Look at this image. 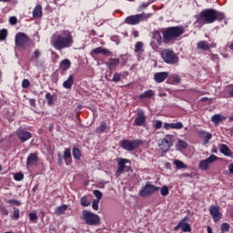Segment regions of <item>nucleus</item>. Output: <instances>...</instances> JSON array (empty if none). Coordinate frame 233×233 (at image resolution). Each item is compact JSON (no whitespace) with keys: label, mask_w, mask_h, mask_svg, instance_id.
Returning <instances> with one entry per match:
<instances>
[{"label":"nucleus","mask_w":233,"mask_h":233,"mask_svg":"<svg viewBox=\"0 0 233 233\" xmlns=\"http://www.w3.org/2000/svg\"><path fill=\"white\" fill-rule=\"evenodd\" d=\"M225 17V13L221 11L204 9L197 15L195 25H198V26L201 28L204 25H212V23H216V21H224Z\"/></svg>","instance_id":"1"},{"label":"nucleus","mask_w":233,"mask_h":233,"mask_svg":"<svg viewBox=\"0 0 233 233\" xmlns=\"http://www.w3.org/2000/svg\"><path fill=\"white\" fill-rule=\"evenodd\" d=\"M74 46V35L68 30L55 33L51 37V46L55 50H64Z\"/></svg>","instance_id":"2"},{"label":"nucleus","mask_w":233,"mask_h":233,"mask_svg":"<svg viewBox=\"0 0 233 233\" xmlns=\"http://www.w3.org/2000/svg\"><path fill=\"white\" fill-rule=\"evenodd\" d=\"M162 35H164V43L170 45L176 43L178 37L185 34V27L183 26H171L161 29Z\"/></svg>","instance_id":"3"},{"label":"nucleus","mask_w":233,"mask_h":233,"mask_svg":"<svg viewBox=\"0 0 233 233\" xmlns=\"http://www.w3.org/2000/svg\"><path fill=\"white\" fill-rule=\"evenodd\" d=\"M82 219L86 225H89L90 227H94L101 223V218H99L97 214H94L86 209L82 211Z\"/></svg>","instance_id":"4"},{"label":"nucleus","mask_w":233,"mask_h":233,"mask_svg":"<svg viewBox=\"0 0 233 233\" xmlns=\"http://www.w3.org/2000/svg\"><path fill=\"white\" fill-rule=\"evenodd\" d=\"M150 17H152V14L142 13L138 15H132L125 19V23H127V25H139L142 21H147Z\"/></svg>","instance_id":"5"},{"label":"nucleus","mask_w":233,"mask_h":233,"mask_svg":"<svg viewBox=\"0 0 233 233\" xmlns=\"http://www.w3.org/2000/svg\"><path fill=\"white\" fill-rule=\"evenodd\" d=\"M161 57L167 65H177L179 63V57L172 49H164L161 52Z\"/></svg>","instance_id":"6"},{"label":"nucleus","mask_w":233,"mask_h":233,"mask_svg":"<svg viewBox=\"0 0 233 233\" xmlns=\"http://www.w3.org/2000/svg\"><path fill=\"white\" fill-rule=\"evenodd\" d=\"M15 43L16 46L26 50V47L30 46V36L23 32H19L15 36Z\"/></svg>","instance_id":"7"},{"label":"nucleus","mask_w":233,"mask_h":233,"mask_svg":"<svg viewBox=\"0 0 233 233\" xmlns=\"http://www.w3.org/2000/svg\"><path fill=\"white\" fill-rule=\"evenodd\" d=\"M176 141V137L174 135H166L164 138H162L159 148L162 152H168L171 147H174V142Z\"/></svg>","instance_id":"8"},{"label":"nucleus","mask_w":233,"mask_h":233,"mask_svg":"<svg viewBox=\"0 0 233 233\" xmlns=\"http://www.w3.org/2000/svg\"><path fill=\"white\" fill-rule=\"evenodd\" d=\"M159 190V187L147 183L145 186H143L138 193L140 198H148L149 196H152L155 192H157Z\"/></svg>","instance_id":"9"},{"label":"nucleus","mask_w":233,"mask_h":233,"mask_svg":"<svg viewBox=\"0 0 233 233\" xmlns=\"http://www.w3.org/2000/svg\"><path fill=\"white\" fill-rule=\"evenodd\" d=\"M141 145L140 140H121L120 147L128 152H134Z\"/></svg>","instance_id":"10"},{"label":"nucleus","mask_w":233,"mask_h":233,"mask_svg":"<svg viewBox=\"0 0 233 233\" xmlns=\"http://www.w3.org/2000/svg\"><path fill=\"white\" fill-rule=\"evenodd\" d=\"M218 159H219L218 156L210 155L208 158L199 161L198 168L200 170L207 171L208 168H210V165H212V163H216Z\"/></svg>","instance_id":"11"},{"label":"nucleus","mask_w":233,"mask_h":233,"mask_svg":"<svg viewBox=\"0 0 233 233\" xmlns=\"http://www.w3.org/2000/svg\"><path fill=\"white\" fill-rule=\"evenodd\" d=\"M209 214L215 223H218V221H220L221 218H223V213L219 211V206L211 205L209 207Z\"/></svg>","instance_id":"12"},{"label":"nucleus","mask_w":233,"mask_h":233,"mask_svg":"<svg viewBox=\"0 0 233 233\" xmlns=\"http://www.w3.org/2000/svg\"><path fill=\"white\" fill-rule=\"evenodd\" d=\"M116 161L118 164V167L116 169V176L119 177V176H121V174L125 172V169L127 168V163L130 164V160L127 158H117Z\"/></svg>","instance_id":"13"},{"label":"nucleus","mask_w":233,"mask_h":233,"mask_svg":"<svg viewBox=\"0 0 233 233\" xmlns=\"http://www.w3.org/2000/svg\"><path fill=\"white\" fill-rule=\"evenodd\" d=\"M16 137L21 141V143H25L32 137V133L20 128L16 131Z\"/></svg>","instance_id":"14"},{"label":"nucleus","mask_w":233,"mask_h":233,"mask_svg":"<svg viewBox=\"0 0 233 233\" xmlns=\"http://www.w3.org/2000/svg\"><path fill=\"white\" fill-rule=\"evenodd\" d=\"M147 123V116L142 110L138 111L135 119V127H143Z\"/></svg>","instance_id":"15"},{"label":"nucleus","mask_w":233,"mask_h":233,"mask_svg":"<svg viewBox=\"0 0 233 233\" xmlns=\"http://www.w3.org/2000/svg\"><path fill=\"white\" fill-rule=\"evenodd\" d=\"M119 63H121V60L119 58L110 57L106 63V66L112 72V70H116V68L119 66Z\"/></svg>","instance_id":"16"},{"label":"nucleus","mask_w":233,"mask_h":233,"mask_svg":"<svg viewBox=\"0 0 233 233\" xmlns=\"http://www.w3.org/2000/svg\"><path fill=\"white\" fill-rule=\"evenodd\" d=\"M198 136L200 137V139H203L204 145H208V141L212 139V134L204 130L198 131Z\"/></svg>","instance_id":"17"},{"label":"nucleus","mask_w":233,"mask_h":233,"mask_svg":"<svg viewBox=\"0 0 233 233\" xmlns=\"http://www.w3.org/2000/svg\"><path fill=\"white\" fill-rule=\"evenodd\" d=\"M218 149H219V152L224 156H227L228 157H232L233 153H232V150H230V147H228V146L225 144H219Z\"/></svg>","instance_id":"18"},{"label":"nucleus","mask_w":233,"mask_h":233,"mask_svg":"<svg viewBox=\"0 0 233 233\" xmlns=\"http://www.w3.org/2000/svg\"><path fill=\"white\" fill-rule=\"evenodd\" d=\"M168 76V72H158L154 75V80L156 83H163Z\"/></svg>","instance_id":"19"},{"label":"nucleus","mask_w":233,"mask_h":233,"mask_svg":"<svg viewBox=\"0 0 233 233\" xmlns=\"http://www.w3.org/2000/svg\"><path fill=\"white\" fill-rule=\"evenodd\" d=\"M197 48L198 50H203L204 52H208V50H210V48H212V44H208V42L203 40V41H199L197 44Z\"/></svg>","instance_id":"20"},{"label":"nucleus","mask_w":233,"mask_h":233,"mask_svg":"<svg viewBox=\"0 0 233 233\" xmlns=\"http://www.w3.org/2000/svg\"><path fill=\"white\" fill-rule=\"evenodd\" d=\"M161 34H163L161 30L154 31L152 33L153 40L156 41L157 45H163V43H165L164 36H162Z\"/></svg>","instance_id":"21"},{"label":"nucleus","mask_w":233,"mask_h":233,"mask_svg":"<svg viewBox=\"0 0 233 233\" xmlns=\"http://www.w3.org/2000/svg\"><path fill=\"white\" fill-rule=\"evenodd\" d=\"M37 154L36 153H30L29 156L27 157L26 160V166L27 167H32V165H35L38 161Z\"/></svg>","instance_id":"22"},{"label":"nucleus","mask_w":233,"mask_h":233,"mask_svg":"<svg viewBox=\"0 0 233 233\" xmlns=\"http://www.w3.org/2000/svg\"><path fill=\"white\" fill-rule=\"evenodd\" d=\"M99 54H102V56H108L110 51L103 47H96L91 51V56H99Z\"/></svg>","instance_id":"23"},{"label":"nucleus","mask_w":233,"mask_h":233,"mask_svg":"<svg viewBox=\"0 0 233 233\" xmlns=\"http://www.w3.org/2000/svg\"><path fill=\"white\" fill-rule=\"evenodd\" d=\"M138 97L139 99H152V97H156V91L149 89L140 94Z\"/></svg>","instance_id":"24"},{"label":"nucleus","mask_w":233,"mask_h":233,"mask_svg":"<svg viewBox=\"0 0 233 233\" xmlns=\"http://www.w3.org/2000/svg\"><path fill=\"white\" fill-rule=\"evenodd\" d=\"M179 227H181L182 232H192V228L190 227V224L187 223V218H184L179 222Z\"/></svg>","instance_id":"25"},{"label":"nucleus","mask_w":233,"mask_h":233,"mask_svg":"<svg viewBox=\"0 0 233 233\" xmlns=\"http://www.w3.org/2000/svg\"><path fill=\"white\" fill-rule=\"evenodd\" d=\"M64 159H65L66 165H72V153L70 151V148L65 149Z\"/></svg>","instance_id":"26"},{"label":"nucleus","mask_w":233,"mask_h":233,"mask_svg":"<svg viewBox=\"0 0 233 233\" xmlns=\"http://www.w3.org/2000/svg\"><path fill=\"white\" fill-rule=\"evenodd\" d=\"M33 17L37 19V17H43V6L37 5L33 10Z\"/></svg>","instance_id":"27"},{"label":"nucleus","mask_w":233,"mask_h":233,"mask_svg":"<svg viewBox=\"0 0 233 233\" xmlns=\"http://www.w3.org/2000/svg\"><path fill=\"white\" fill-rule=\"evenodd\" d=\"M71 66L72 63L68 59H64L60 63V70H63V72H66V70H68V68H70Z\"/></svg>","instance_id":"28"},{"label":"nucleus","mask_w":233,"mask_h":233,"mask_svg":"<svg viewBox=\"0 0 233 233\" xmlns=\"http://www.w3.org/2000/svg\"><path fill=\"white\" fill-rule=\"evenodd\" d=\"M41 56H43L41 49H35L31 55L30 61H37Z\"/></svg>","instance_id":"29"},{"label":"nucleus","mask_w":233,"mask_h":233,"mask_svg":"<svg viewBox=\"0 0 233 233\" xmlns=\"http://www.w3.org/2000/svg\"><path fill=\"white\" fill-rule=\"evenodd\" d=\"M46 99L47 101L48 106H52V105H54L56 99H57V96H55V95H52L50 93H46Z\"/></svg>","instance_id":"30"},{"label":"nucleus","mask_w":233,"mask_h":233,"mask_svg":"<svg viewBox=\"0 0 233 233\" xmlns=\"http://www.w3.org/2000/svg\"><path fill=\"white\" fill-rule=\"evenodd\" d=\"M73 85H74V76L71 75V76H69L67 80H66L63 83V86H64V88H67L69 90L70 88H72Z\"/></svg>","instance_id":"31"},{"label":"nucleus","mask_w":233,"mask_h":233,"mask_svg":"<svg viewBox=\"0 0 233 233\" xmlns=\"http://www.w3.org/2000/svg\"><path fill=\"white\" fill-rule=\"evenodd\" d=\"M66 210H68V206L62 205L55 209V214H56V216H61V214H65Z\"/></svg>","instance_id":"32"},{"label":"nucleus","mask_w":233,"mask_h":233,"mask_svg":"<svg viewBox=\"0 0 233 233\" xmlns=\"http://www.w3.org/2000/svg\"><path fill=\"white\" fill-rule=\"evenodd\" d=\"M173 165H175L177 170H181V168H188V166L187 164L183 163L181 160H174Z\"/></svg>","instance_id":"33"},{"label":"nucleus","mask_w":233,"mask_h":233,"mask_svg":"<svg viewBox=\"0 0 233 233\" xmlns=\"http://www.w3.org/2000/svg\"><path fill=\"white\" fill-rule=\"evenodd\" d=\"M144 44L143 42H137L135 46V54H142V52H145V49L143 48Z\"/></svg>","instance_id":"34"},{"label":"nucleus","mask_w":233,"mask_h":233,"mask_svg":"<svg viewBox=\"0 0 233 233\" xmlns=\"http://www.w3.org/2000/svg\"><path fill=\"white\" fill-rule=\"evenodd\" d=\"M91 203H92V201L86 196L82 197L80 199V205L82 207H90Z\"/></svg>","instance_id":"35"},{"label":"nucleus","mask_w":233,"mask_h":233,"mask_svg":"<svg viewBox=\"0 0 233 233\" xmlns=\"http://www.w3.org/2000/svg\"><path fill=\"white\" fill-rule=\"evenodd\" d=\"M188 144H187L185 140H178V142L177 143V150H185Z\"/></svg>","instance_id":"36"},{"label":"nucleus","mask_w":233,"mask_h":233,"mask_svg":"<svg viewBox=\"0 0 233 233\" xmlns=\"http://www.w3.org/2000/svg\"><path fill=\"white\" fill-rule=\"evenodd\" d=\"M211 121L212 123H214L215 125H219V123H221V121H223V117L221 116V115H214L211 117Z\"/></svg>","instance_id":"37"},{"label":"nucleus","mask_w":233,"mask_h":233,"mask_svg":"<svg viewBox=\"0 0 233 233\" xmlns=\"http://www.w3.org/2000/svg\"><path fill=\"white\" fill-rule=\"evenodd\" d=\"M73 157H75V159H81V150H79V148H73Z\"/></svg>","instance_id":"38"},{"label":"nucleus","mask_w":233,"mask_h":233,"mask_svg":"<svg viewBox=\"0 0 233 233\" xmlns=\"http://www.w3.org/2000/svg\"><path fill=\"white\" fill-rule=\"evenodd\" d=\"M221 232H228L230 230V224L225 222L220 226Z\"/></svg>","instance_id":"39"},{"label":"nucleus","mask_w":233,"mask_h":233,"mask_svg":"<svg viewBox=\"0 0 233 233\" xmlns=\"http://www.w3.org/2000/svg\"><path fill=\"white\" fill-rule=\"evenodd\" d=\"M163 127V122L161 120H153V127L156 130H159Z\"/></svg>","instance_id":"40"},{"label":"nucleus","mask_w":233,"mask_h":233,"mask_svg":"<svg viewBox=\"0 0 233 233\" xmlns=\"http://www.w3.org/2000/svg\"><path fill=\"white\" fill-rule=\"evenodd\" d=\"M96 132L98 134L101 132H106V123L102 122L100 126L96 128Z\"/></svg>","instance_id":"41"},{"label":"nucleus","mask_w":233,"mask_h":233,"mask_svg":"<svg viewBox=\"0 0 233 233\" xmlns=\"http://www.w3.org/2000/svg\"><path fill=\"white\" fill-rule=\"evenodd\" d=\"M8 37V31L6 29L0 30V40L5 41Z\"/></svg>","instance_id":"42"},{"label":"nucleus","mask_w":233,"mask_h":233,"mask_svg":"<svg viewBox=\"0 0 233 233\" xmlns=\"http://www.w3.org/2000/svg\"><path fill=\"white\" fill-rule=\"evenodd\" d=\"M15 181H23L25 179V175L23 173H16L14 175Z\"/></svg>","instance_id":"43"},{"label":"nucleus","mask_w":233,"mask_h":233,"mask_svg":"<svg viewBox=\"0 0 233 233\" xmlns=\"http://www.w3.org/2000/svg\"><path fill=\"white\" fill-rule=\"evenodd\" d=\"M93 194H94V196L96 197V200H98V201H101V199L103 198V193L97 189L94 190Z\"/></svg>","instance_id":"44"},{"label":"nucleus","mask_w":233,"mask_h":233,"mask_svg":"<svg viewBox=\"0 0 233 233\" xmlns=\"http://www.w3.org/2000/svg\"><path fill=\"white\" fill-rule=\"evenodd\" d=\"M169 81H172L173 83H180L181 78H179V76L177 75H172L169 77Z\"/></svg>","instance_id":"45"},{"label":"nucleus","mask_w":233,"mask_h":233,"mask_svg":"<svg viewBox=\"0 0 233 233\" xmlns=\"http://www.w3.org/2000/svg\"><path fill=\"white\" fill-rule=\"evenodd\" d=\"M173 130H181L183 124L181 122L172 123Z\"/></svg>","instance_id":"46"},{"label":"nucleus","mask_w":233,"mask_h":233,"mask_svg":"<svg viewBox=\"0 0 233 233\" xmlns=\"http://www.w3.org/2000/svg\"><path fill=\"white\" fill-rule=\"evenodd\" d=\"M112 81H113L114 83H119V81H121V74H119V73H115L114 76H113Z\"/></svg>","instance_id":"47"},{"label":"nucleus","mask_w":233,"mask_h":233,"mask_svg":"<svg viewBox=\"0 0 233 233\" xmlns=\"http://www.w3.org/2000/svg\"><path fill=\"white\" fill-rule=\"evenodd\" d=\"M93 210H99V200L94 199L92 202Z\"/></svg>","instance_id":"48"},{"label":"nucleus","mask_w":233,"mask_h":233,"mask_svg":"<svg viewBox=\"0 0 233 233\" xmlns=\"http://www.w3.org/2000/svg\"><path fill=\"white\" fill-rule=\"evenodd\" d=\"M160 194H161V196H168V187L164 186V187L160 189Z\"/></svg>","instance_id":"49"},{"label":"nucleus","mask_w":233,"mask_h":233,"mask_svg":"<svg viewBox=\"0 0 233 233\" xmlns=\"http://www.w3.org/2000/svg\"><path fill=\"white\" fill-rule=\"evenodd\" d=\"M30 86V80L28 79H24L22 81V88H28Z\"/></svg>","instance_id":"50"},{"label":"nucleus","mask_w":233,"mask_h":233,"mask_svg":"<svg viewBox=\"0 0 233 233\" xmlns=\"http://www.w3.org/2000/svg\"><path fill=\"white\" fill-rule=\"evenodd\" d=\"M7 203H9V205H15L16 207H19V205H21V202L15 199H10L7 201Z\"/></svg>","instance_id":"51"},{"label":"nucleus","mask_w":233,"mask_h":233,"mask_svg":"<svg viewBox=\"0 0 233 233\" xmlns=\"http://www.w3.org/2000/svg\"><path fill=\"white\" fill-rule=\"evenodd\" d=\"M29 219H30V221H37V214L29 213Z\"/></svg>","instance_id":"52"},{"label":"nucleus","mask_w":233,"mask_h":233,"mask_svg":"<svg viewBox=\"0 0 233 233\" xmlns=\"http://www.w3.org/2000/svg\"><path fill=\"white\" fill-rule=\"evenodd\" d=\"M9 23H10V25H17V17H15V16H11L10 18H9Z\"/></svg>","instance_id":"53"},{"label":"nucleus","mask_w":233,"mask_h":233,"mask_svg":"<svg viewBox=\"0 0 233 233\" xmlns=\"http://www.w3.org/2000/svg\"><path fill=\"white\" fill-rule=\"evenodd\" d=\"M165 130H173L172 123H164Z\"/></svg>","instance_id":"54"},{"label":"nucleus","mask_w":233,"mask_h":233,"mask_svg":"<svg viewBox=\"0 0 233 233\" xmlns=\"http://www.w3.org/2000/svg\"><path fill=\"white\" fill-rule=\"evenodd\" d=\"M0 212H1V214H2L3 216H8V209H6V208H5V207H2V208H0Z\"/></svg>","instance_id":"55"},{"label":"nucleus","mask_w":233,"mask_h":233,"mask_svg":"<svg viewBox=\"0 0 233 233\" xmlns=\"http://www.w3.org/2000/svg\"><path fill=\"white\" fill-rule=\"evenodd\" d=\"M13 218H15V219H17L19 218V209L14 210Z\"/></svg>","instance_id":"56"},{"label":"nucleus","mask_w":233,"mask_h":233,"mask_svg":"<svg viewBox=\"0 0 233 233\" xmlns=\"http://www.w3.org/2000/svg\"><path fill=\"white\" fill-rule=\"evenodd\" d=\"M228 170H229V174L233 175V163L229 164Z\"/></svg>","instance_id":"57"},{"label":"nucleus","mask_w":233,"mask_h":233,"mask_svg":"<svg viewBox=\"0 0 233 233\" xmlns=\"http://www.w3.org/2000/svg\"><path fill=\"white\" fill-rule=\"evenodd\" d=\"M51 56H54V57H56V59H59V55L55 51L51 52Z\"/></svg>","instance_id":"58"},{"label":"nucleus","mask_w":233,"mask_h":233,"mask_svg":"<svg viewBox=\"0 0 233 233\" xmlns=\"http://www.w3.org/2000/svg\"><path fill=\"white\" fill-rule=\"evenodd\" d=\"M208 233H212V228L210 226H208Z\"/></svg>","instance_id":"59"},{"label":"nucleus","mask_w":233,"mask_h":233,"mask_svg":"<svg viewBox=\"0 0 233 233\" xmlns=\"http://www.w3.org/2000/svg\"><path fill=\"white\" fill-rule=\"evenodd\" d=\"M179 228H181V226H179V223H178L177 226L175 228V230H179Z\"/></svg>","instance_id":"60"},{"label":"nucleus","mask_w":233,"mask_h":233,"mask_svg":"<svg viewBox=\"0 0 233 233\" xmlns=\"http://www.w3.org/2000/svg\"><path fill=\"white\" fill-rule=\"evenodd\" d=\"M230 97H233V88L229 91Z\"/></svg>","instance_id":"61"},{"label":"nucleus","mask_w":233,"mask_h":233,"mask_svg":"<svg viewBox=\"0 0 233 233\" xmlns=\"http://www.w3.org/2000/svg\"><path fill=\"white\" fill-rule=\"evenodd\" d=\"M134 35H135V37H137V36L139 35V33H137V31H136V32L134 33Z\"/></svg>","instance_id":"62"},{"label":"nucleus","mask_w":233,"mask_h":233,"mask_svg":"<svg viewBox=\"0 0 233 233\" xmlns=\"http://www.w3.org/2000/svg\"><path fill=\"white\" fill-rule=\"evenodd\" d=\"M229 121H233V115L229 116Z\"/></svg>","instance_id":"63"},{"label":"nucleus","mask_w":233,"mask_h":233,"mask_svg":"<svg viewBox=\"0 0 233 233\" xmlns=\"http://www.w3.org/2000/svg\"><path fill=\"white\" fill-rule=\"evenodd\" d=\"M230 50H233V44L229 46Z\"/></svg>","instance_id":"64"}]
</instances>
